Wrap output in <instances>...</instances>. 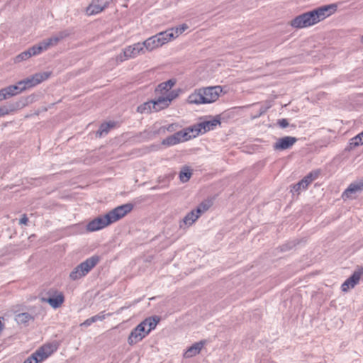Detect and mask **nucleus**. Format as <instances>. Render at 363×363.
<instances>
[{"label":"nucleus","mask_w":363,"mask_h":363,"mask_svg":"<svg viewBox=\"0 0 363 363\" xmlns=\"http://www.w3.org/2000/svg\"><path fill=\"white\" fill-rule=\"evenodd\" d=\"M160 320V318L159 316H150L145 318L143 321H142L140 323V325H142V327L145 328L147 335H148L152 330H154L156 328Z\"/></svg>","instance_id":"nucleus-20"},{"label":"nucleus","mask_w":363,"mask_h":363,"mask_svg":"<svg viewBox=\"0 0 363 363\" xmlns=\"http://www.w3.org/2000/svg\"><path fill=\"white\" fill-rule=\"evenodd\" d=\"M147 335L145 328H143L142 325L139 324L130 332L128 338V343L130 345H134L141 341Z\"/></svg>","instance_id":"nucleus-16"},{"label":"nucleus","mask_w":363,"mask_h":363,"mask_svg":"<svg viewBox=\"0 0 363 363\" xmlns=\"http://www.w3.org/2000/svg\"><path fill=\"white\" fill-rule=\"evenodd\" d=\"M145 50L143 43H136L124 48L123 51L116 56L117 62H122L128 59L135 58L139 55L144 54Z\"/></svg>","instance_id":"nucleus-6"},{"label":"nucleus","mask_w":363,"mask_h":363,"mask_svg":"<svg viewBox=\"0 0 363 363\" xmlns=\"http://www.w3.org/2000/svg\"><path fill=\"white\" fill-rule=\"evenodd\" d=\"M318 172H311L308 173L306 177H304L303 179L307 184L309 185L313 181L318 178Z\"/></svg>","instance_id":"nucleus-32"},{"label":"nucleus","mask_w":363,"mask_h":363,"mask_svg":"<svg viewBox=\"0 0 363 363\" xmlns=\"http://www.w3.org/2000/svg\"><path fill=\"white\" fill-rule=\"evenodd\" d=\"M111 223V220L106 213L90 221L86 225V230L89 232H94L103 229Z\"/></svg>","instance_id":"nucleus-11"},{"label":"nucleus","mask_w":363,"mask_h":363,"mask_svg":"<svg viewBox=\"0 0 363 363\" xmlns=\"http://www.w3.org/2000/svg\"><path fill=\"white\" fill-rule=\"evenodd\" d=\"M10 110L6 106L0 107V117L9 114Z\"/></svg>","instance_id":"nucleus-39"},{"label":"nucleus","mask_w":363,"mask_h":363,"mask_svg":"<svg viewBox=\"0 0 363 363\" xmlns=\"http://www.w3.org/2000/svg\"><path fill=\"white\" fill-rule=\"evenodd\" d=\"M362 144H363V139H362L359 135H357L356 136H354L352 139H350L349 145H350V148L352 149V148L359 146Z\"/></svg>","instance_id":"nucleus-31"},{"label":"nucleus","mask_w":363,"mask_h":363,"mask_svg":"<svg viewBox=\"0 0 363 363\" xmlns=\"http://www.w3.org/2000/svg\"><path fill=\"white\" fill-rule=\"evenodd\" d=\"M71 32L69 30H61L52 37L34 45L28 49L29 52H30V57L38 55L41 52L48 50L50 48L57 45L60 41L69 36Z\"/></svg>","instance_id":"nucleus-3"},{"label":"nucleus","mask_w":363,"mask_h":363,"mask_svg":"<svg viewBox=\"0 0 363 363\" xmlns=\"http://www.w3.org/2000/svg\"><path fill=\"white\" fill-rule=\"evenodd\" d=\"M137 111L140 113H150L153 112L152 101L151 100L143 103L138 107Z\"/></svg>","instance_id":"nucleus-25"},{"label":"nucleus","mask_w":363,"mask_h":363,"mask_svg":"<svg viewBox=\"0 0 363 363\" xmlns=\"http://www.w3.org/2000/svg\"><path fill=\"white\" fill-rule=\"evenodd\" d=\"M178 96L177 91L173 90L168 93L166 96H159L156 100H152L153 104V111L155 112L160 111L167 108L171 101Z\"/></svg>","instance_id":"nucleus-8"},{"label":"nucleus","mask_w":363,"mask_h":363,"mask_svg":"<svg viewBox=\"0 0 363 363\" xmlns=\"http://www.w3.org/2000/svg\"><path fill=\"white\" fill-rule=\"evenodd\" d=\"M50 296L48 298H41L42 302L48 303L53 308H57L65 301V296L62 292L57 290H50L48 293Z\"/></svg>","instance_id":"nucleus-12"},{"label":"nucleus","mask_w":363,"mask_h":363,"mask_svg":"<svg viewBox=\"0 0 363 363\" xmlns=\"http://www.w3.org/2000/svg\"><path fill=\"white\" fill-rule=\"evenodd\" d=\"M111 0H92L86 9L87 16H93L103 11L110 4Z\"/></svg>","instance_id":"nucleus-14"},{"label":"nucleus","mask_w":363,"mask_h":363,"mask_svg":"<svg viewBox=\"0 0 363 363\" xmlns=\"http://www.w3.org/2000/svg\"><path fill=\"white\" fill-rule=\"evenodd\" d=\"M308 185L303 178L300 182H298L297 184H294L292 186V189L291 191L293 194H296L297 195L300 194L301 191L307 189Z\"/></svg>","instance_id":"nucleus-26"},{"label":"nucleus","mask_w":363,"mask_h":363,"mask_svg":"<svg viewBox=\"0 0 363 363\" xmlns=\"http://www.w3.org/2000/svg\"><path fill=\"white\" fill-rule=\"evenodd\" d=\"M191 176V172L189 167H184L179 173V179L182 182H186Z\"/></svg>","instance_id":"nucleus-28"},{"label":"nucleus","mask_w":363,"mask_h":363,"mask_svg":"<svg viewBox=\"0 0 363 363\" xmlns=\"http://www.w3.org/2000/svg\"><path fill=\"white\" fill-rule=\"evenodd\" d=\"M7 95L6 94V91L4 90V89H1L0 90V101L4 100V99H7Z\"/></svg>","instance_id":"nucleus-43"},{"label":"nucleus","mask_w":363,"mask_h":363,"mask_svg":"<svg viewBox=\"0 0 363 363\" xmlns=\"http://www.w3.org/2000/svg\"><path fill=\"white\" fill-rule=\"evenodd\" d=\"M176 84V79H170L164 82L160 83L156 88L155 91L162 94H167Z\"/></svg>","instance_id":"nucleus-22"},{"label":"nucleus","mask_w":363,"mask_h":363,"mask_svg":"<svg viewBox=\"0 0 363 363\" xmlns=\"http://www.w3.org/2000/svg\"><path fill=\"white\" fill-rule=\"evenodd\" d=\"M59 344L57 342H52L43 345L35 352L39 357L38 360L43 362L58 349Z\"/></svg>","instance_id":"nucleus-13"},{"label":"nucleus","mask_w":363,"mask_h":363,"mask_svg":"<svg viewBox=\"0 0 363 363\" xmlns=\"http://www.w3.org/2000/svg\"><path fill=\"white\" fill-rule=\"evenodd\" d=\"M20 89H19L18 86H16L15 85H11L4 88L6 94L7 95L8 98L20 94Z\"/></svg>","instance_id":"nucleus-29"},{"label":"nucleus","mask_w":363,"mask_h":363,"mask_svg":"<svg viewBox=\"0 0 363 363\" xmlns=\"http://www.w3.org/2000/svg\"><path fill=\"white\" fill-rule=\"evenodd\" d=\"M28 222V218L26 214H23L19 220L20 224L26 225Z\"/></svg>","instance_id":"nucleus-42"},{"label":"nucleus","mask_w":363,"mask_h":363,"mask_svg":"<svg viewBox=\"0 0 363 363\" xmlns=\"http://www.w3.org/2000/svg\"><path fill=\"white\" fill-rule=\"evenodd\" d=\"M222 92L220 86L201 87L195 89L187 98L189 104L201 105L215 102Z\"/></svg>","instance_id":"nucleus-2"},{"label":"nucleus","mask_w":363,"mask_h":363,"mask_svg":"<svg viewBox=\"0 0 363 363\" xmlns=\"http://www.w3.org/2000/svg\"><path fill=\"white\" fill-rule=\"evenodd\" d=\"M277 124L281 128H285L289 126V122H288L287 119H286V118H282V119L278 120Z\"/></svg>","instance_id":"nucleus-38"},{"label":"nucleus","mask_w":363,"mask_h":363,"mask_svg":"<svg viewBox=\"0 0 363 363\" xmlns=\"http://www.w3.org/2000/svg\"><path fill=\"white\" fill-rule=\"evenodd\" d=\"M35 317L27 312L20 313L15 316V320L19 325H26L30 321H33Z\"/></svg>","instance_id":"nucleus-23"},{"label":"nucleus","mask_w":363,"mask_h":363,"mask_svg":"<svg viewBox=\"0 0 363 363\" xmlns=\"http://www.w3.org/2000/svg\"><path fill=\"white\" fill-rule=\"evenodd\" d=\"M16 86H18L19 89V93L23 92V91L26 90V86H24L23 80L19 81L17 84L15 85Z\"/></svg>","instance_id":"nucleus-40"},{"label":"nucleus","mask_w":363,"mask_h":363,"mask_svg":"<svg viewBox=\"0 0 363 363\" xmlns=\"http://www.w3.org/2000/svg\"><path fill=\"white\" fill-rule=\"evenodd\" d=\"M318 172H311L308 173L306 177H304L303 179L307 184L309 185L313 181L318 178Z\"/></svg>","instance_id":"nucleus-33"},{"label":"nucleus","mask_w":363,"mask_h":363,"mask_svg":"<svg viewBox=\"0 0 363 363\" xmlns=\"http://www.w3.org/2000/svg\"><path fill=\"white\" fill-rule=\"evenodd\" d=\"M337 10L335 4L320 6L311 11L297 16L291 20L290 25L295 28H303L313 26L325 19Z\"/></svg>","instance_id":"nucleus-1"},{"label":"nucleus","mask_w":363,"mask_h":363,"mask_svg":"<svg viewBox=\"0 0 363 363\" xmlns=\"http://www.w3.org/2000/svg\"><path fill=\"white\" fill-rule=\"evenodd\" d=\"M114 126V123H102L96 132V135L101 137L108 133L110 129Z\"/></svg>","instance_id":"nucleus-27"},{"label":"nucleus","mask_w":363,"mask_h":363,"mask_svg":"<svg viewBox=\"0 0 363 363\" xmlns=\"http://www.w3.org/2000/svg\"><path fill=\"white\" fill-rule=\"evenodd\" d=\"M298 140L296 137L285 136L277 139L273 145L274 150H285L291 148Z\"/></svg>","instance_id":"nucleus-18"},{"label":"nucleus","mask_w":363,"mask_h":363,"mask_svg":"<svg viewBox=\"0 0 363 363\" xmlns=\"http://www.w3.org/2000/svg\"><path fill=\"white\" fill-rule=\"evenodd\" d=\"M39 357L36 356L35 352H33L30 357H28L23 363H40L41 360H38Z\"/></svg>","instance_id":"nucleus-36"},{"label":"nucleus","mask_w":363,"mask_h":363,"mask_svg":"<svg viewBox=\"0 0 363 363\" xmlns=\"http://www.w3.org/2000/svg\"><path fill=\"white\" fill-rule=\"evenodd\" d=\"M210 206L211 203L209 201H203L197 206L195 211L199 215V216H201V215L206 212L210 208Z\"/></svg>","instance_id":"nucleus-30"},{"label":"nucleus","mask_w":363,"mask_h":363,"mask_svg":"<svg viewBox=\"0 0 363 363\" xmlns=\"http://www.w3.org/2000/svg\"><path fill=\"white\" fill-rule=\"evenodd\" d=\"M99 262V256H92L77 265L69 274V278L78 280L86 276Z\"/></svg>","instance_id":"nucleus-5"},{"label":"nucleus","mask_w":363,"mask_h":363,"mask_svg":"<svg viewBox=\"0 0 363 363\" xmlns=\"http://www.w3.org/2000/svg\"><path fill=\"white\" fill-rule=\"evenodd\" d=\"M188 26L185 23L180 25L178 27L173 28L174 30V38L178 37L180 34H182L184 31H185L188 28Z\"/></svg>","instance_id":"nucleus-34"},{"label":"nucleus","mask_w":363,"mask_h":363,"mask_svg":"<svg viewBox=\"0 0 363 363\" xmlns=\"http://www.w3.org/2000/svg\"><path fill=\"white\" fill-rule=\"evenodd\" d=\"M50 74L49 72L36 73L25 79H23L26 89L32 88L42 82L48 79Z\"/></svg>","instance_id":"nucleus-17"},{"label":"nucleus","mask_w":363,"mask_h":363,"mask_svg":"<svg viewBox=\"0 0 363 363\" xmlns=\"http://www.w3.org/2000/svg\"><path fill=\"white\" fill-rule=\"evenodd\" d=\"M30 57V52H29L28 50L22 52L16 57V62H19L23 60H26L29 59Z\"/></svg>","instance_id":"nucleus-35"},{"label":"nucleus","mask_w":363,"mask_h":363,"mask_svg":"<svg viewBox=\"0 0 363 363\" xmlns=\"http://www.w3.org/2000/svg\"><path fill=\"white\" fill-rule=\"evenodd\" d=\"M133 208V205L132 203H125L117 206L107 213L111 220V223H113L123 218L128 213H130Z\"/></svg>","instance_id":"nucleus-10"},{"label":"nucleus","mask_w":363,"mask_h":363,"mask_svg":"<svg viewBox=\"0 0 363 363\" xmlns=\"http://www.w3.org/2000/svg\"><path fill=\"white\" fill-rule=\"evenodd\" d=\"M176 128H177V125L172 123V124L169 125L166 129L169 132H173L176 130Z\"/></svg>","instance_id":"nucleus-44"},{"label":"nucleus","mask_w":363,"mask_h":363,"mask_svg":"<svg viewBox=\"0 0 363 363\" xmlns=\"http://www.w3.org/2000/svg\"><path fill=\"white\" fill-rule=\"evenodd\" d=\"M218 124H220V120L213 118L212 120L205 121L194 125V126L189 127V130L191 136L194 138L200 133L203 134L209 130H213Z\"/></svg>","instance_id":"nucleus-7"},{"label":"nucleus","mask_w":363,"mask_h":363,"mask_svg":"<svg viewBox=\"0 0 363 363\" xmlns=\"http://www.w3.org/2000/svg\"><path fill=\"white\" fill-rule=\"evenodd\" d=\"M105 318H106V315L104 314V312H101L99 314L91 317V318L93 320L94 323L99 321V320L101 321L104 319H105Z\"/></svg>","instance_id":"nucleus-37"},{"label":"nucleus","mask_w":363,"mask_h":363,"mask_svg":"<svg viewBox=\"0 0 363 363\" xmlns=\"http://www.w3.org/2000/svg\"><path fill=\"white\" fill-rule=\"evenodd\" d=\"M363 190V180L351 183L349 186L343 191L342 198L344 200L351 199L353 195L361 192Z\"/></svg>","instance_id":"nucleus-19"},{"label":"nucleus","mask_w":363,"mask_h":363,"mask_svg":"<svg viewBox=\"0 0 363 363\" xmlns=\"http://www.w3.org/2000/svg\"><path fill=\"white\" fill-rule=\"evenodd\" d=\"M192 138L189 128L184 130L177 131L163 140L162 144L167 146L177 145L181 142L186 141Z\"/></svg>","instance_id":"nucleus-9"},{"label":"nucleus","mask_w":363,"mask_h":363,"mask_svg":"<svg viewBox=\"0 0 363 363\" xmlns=\"http://www.w3.org/2000/svg\"><path fill=\"white\" fill-rule=\"evenodd\" d=\"M203 341H200L198 342H196L193 344L191 347H189L186 351L184 354V357L185 358H191L192 357L196 356V354H199L201 349L203 348L204 345Z\"/></svg>","instance_id":"nucleus-21"},{"label":"nucleus","mask_w":363,"mask_h":363,"mask_svg":"<svg viewBox=\"0 0 363 363\" xmlns=\"http://www.w3.org/2000/svg\"><path fill=\"white\" fill-rule=\"evenodd\" d=\"M174 38V30L168 29L165 31L160 32L159 33L148 38L147 40L143 42V44L144 45L145 50L150 52L162 46Z\"/></svg>","instance_id":"nucleus-4"},{"label":"nucleus","mask_w":363,"mask_h":363,"mask_svg":"<svg viewBox=\"0 0 363 363\" xmlns=\"http://www.w3.org/2000/svg\"><path fill=\"white\" fill-rule=\"evenodd\" d=\"M199 217L195 209L192 210L184 216L182 222L180 223V228H183V224L188 226L191 225Z\"/></svg>","instance_id":"nucleus-24"},{"label":"nucleus","mask_w":363,"mask_h":363,"mask_svg":"<svg viewBox=\"0 0 363 363\" xmlns=\"http://www.w3.org/2000/svg\"><path fill=\"white\" fill-rule=\"evenodd\" d=\"M363 276V269H359L353 272V274L347 279L341 286V289L344 292H347L349 289L354 288Z\"/></svg>","instance_id":"nucleus-15"},{"label":"nucleus","mask_w":363,"mask_h":363,"mask_svg":"<svg viewBox=\"0 0 363 363\" xmlns=\"http://www.w3.org/2000/svg\"><path fill=\"white\" fill-rule=\"evenodd\" d=\"M92 323H94L93 320L89 318L86 319L85 321H84L82 323H81V326L88 327L90 326Z\"/></svg>","instance_id":"nucleus-41"},{"label":"nucleus","mask_w":363,"mask_h":363,"mask_svg":"<svg viewBox=\"0 0 363 363\" xmlns=\"http://www.w3.org/2000/svg\"><path fill=\"white\" fill-rule=\"evenodd\" d=\"M362 41L363 42V35H362Z\"/></svg>","instance_id":"nucleus-45"}]
</instances>
